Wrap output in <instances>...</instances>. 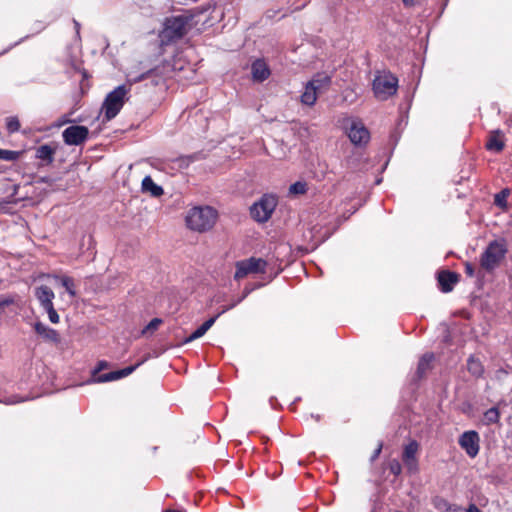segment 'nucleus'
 I'll use <instances>...</instances> for the list:
<instances>
[{"label": "nucleus", "mask_w": 512, "mask_h": 512, "mask_svg": "<svg viewBox=\"0 0 512 512\" xmlns=\"http://www.w3.org/2000/svg\"><path fill=\"white\" fill-rule=\"evenodd\" d=\"M217 217V210L210 206L193 207L187 213L186 225L193 231L206 232L215 225Z\"/></svg>", "instance_id": "f257e3e1"}, {"label": "nucleus", "mask_w": 512, "mask_h": 512, "mask_svg": "<svg viewBox=\"0 0 512 512\" xmlns=\"http://www.w3.org/2000/svg\"><path fill=\"white\" fill-rule=\"evenodd\" d=\"M191 17L186 15H176L165 19L164 28L160 33L163 43H172L183 38L187 33V26Z\"/></svg>", "instance_id": "f03ea898"}, {"label": "nucleus", "mask_w": 512, "mask_h": 512, "mask_svg": "<svg viewBox=\"0 0 512 512\" xmlns=\"http://www.w3.org/2000/svg\"><path fill=\"white\" fill-rule=\"evenodd\" d=\"M506 244L503 240L491 241L480 255V267L488 273L493 272L505 258Z\"/></svg>", "instance_id": "7ed1b4c3"}, {"label": "nucleus", "mask_w": 512, "mask_h": 512, "mask_svg": "<svg viewBox=\"0 0 512 512\" xmlns=\"http://www.w3.org/2000/svg\"><path fill=\"white\" fill-rule=\"evenodd\" d=\"M128 91L126 85H119L107 94L102 104L105 121H110L118 115L125 103Z\"/></svg>", "instance_id": "20e7f679"}, {"label": "nucleus", "mask_w": 512, "mask_h": 512, "mask_svg": "<svg viewBox=\"0 0 512 512\" xmlns=\"http://www.w3.org/2000/svg\"><path fill=\"white\" fill-rule=\"evenodd\" d=\"M278 204V199L273 194H264L250 207L251 217L259 223H265L270 218Z\"/></svg>", "instance_id": "39448f33"}, {"label": "nucleus", "mask_w": 512, "mask_h": 512, "mask_svg": "<svg viewBox=\"0 0 512 512\" xmlns=\"http://www.w3.org/2000/svg\"><path fill=\"white\" fill-rule=\"evenodd\" d=\"M398 79L391 73L377 75L373 80V91L380 100H386L397 92Z\"/></svg>", "instance_id": "423d86ee"}, {"label": "nucleus", "mask_w": 512, "mask_h": 512, "mask_svg": "<svg viewBox=\"0 0 512 512\" xmlns=\"http://www.w3.org/2000/svg\"><path fill=\"white\" fill-rule=\"evenodd\" d=\"M267 262L262 258L250 257L237 261L234 279L239 280L252 273H266Z\"/></svg>", "instance_id": "0eeeda50"}, {"label": "nucleus", "mask_w": 512, "mask_h": 512, "mask_svg": "<svg viewBox=\"0 0 512 512\" xmlns=\"http://www.w3.org/2000/svg\"><path fill=\"white\" fill-rule=\"evenodd\" d=\"M89 136L86 126L71 125L62 132L63 141L69 146H78L84 143Z\"/></svg>", "instance_id": "6e6552de"}, {"label": "nucleus", "mask_w": 512, "mask_h": 512, "mask_svg": "<svg viewBox=\"0 0 512 512\" xmlns=\"http://www.w3.org/2000/svg\"><path fill=\"white\" fill-rule=\"evenodd\" d=\"M458 443L470 458H475L480 450V436L477 431L469 430L462 433Z\"/></svg>", "instance_id": "1a4fd4ad"}, {"label": "nucleus", "mask_w": 512, "mask_h": 512, "mask_svg": "<svg viewBox=\"0 0 512 512\" xmlns=\"http://www.w3.org/2000/svg\"><path fill=\"white\" fill-rule=\"evenodd\" d=\"M439 290L443 293H449L459 282L460 274L450 270H440L436 274Z\"/></svg>", "instance_id": "9d476101"}, {"label": "nucleus", "mask_w": 512, "mask_h": 512, "mask_svg": "<svg viewBox=\"0 0 512 512\" xmlns=\"http://www.w3.org/2000/svg\"><path fill=\"white\" fill-rule=\"evenodd\" d=\"M140 365H141V362H138L135 365H130L123 369H119L116 371H111V372H108L105 374L98 375L93 380V382L106 383V382H111V381L122 379L124 377H127L131 373H133Z\"/></svg>", "instance_id": "9b49d317"}, {"label": "nucleus", "mask_w": 512, "mask_h": 512, "mask_svg": "<svg viewBox=\"0 0 512 512\" xmlns=\"http://www.w3.org/2000/svg\"><path fill=\"white\" fill-rule=\"evenodd\" d=\"M348 137L353 144L363 145L368 143L370 139V133L368 129L361 123L352 122L348 130Z\"/></svg>", "instance_id": "f8f14e48"}, {"label": "nucleus", "mask_w": 512, "mask_h": 512, "mask_svg": "<svg viewBox=\"0 0 512 512\" xmlns=\"http://www.w3.org/2000/svg\"><path fill=\"white\" fill-rule=\"evenodd\" d=\"M34 331L43 339L44 342L58 345L61 342L59 332L41 321H37L33 325Z\"/></svg>", "instance_id": "ddd939ff"}, {"label": "nucleus", "mask_w": 512, "mask_h": 512, "mask_svg": "<svg viewBox=\"0 0 512 512\" xmlns=\"http://www.w3.org/2000/svg\"><path fill=\"white\" fill-rule=\"evenodd\" d=\"M251 75L254 82L262 83L269 78L271 70L262 58H258L251 64Z\"/></svg>", "instance_id": "4468645a"}, {"label": "nucleus", "mask_w": 512, "mask_h": 512, "mask_svg": "<svg viewBox=\"0 0 512 512\" xmlns=\"http://www.w3.org/2000/svg\"><path fill=\"white\" fill-rule=\"evenodd\" d=\"M56 146L43 144L35 149V158L42 161L39 166H49L54 162Z\"/></svg>", "instance_id": "2eb2a0df"}, {"label": "nucleus", "mask_w": 512, "mask_h": 512, "mask_svg": "<svg viewBox=\"0 0 512 512\" xmlns=\"http://www.w3.org/2000/svg\"><path fill=\"white\" fill-rule=\"evenodd\" d=\"M466 369L469 372V374L477 379H481L484 377L485 374V367L482 361L475 356L474 354H471L467 360H466Z\"/></svg>", "instance_id": "dca6fc26"}, {"label": "nucleus", "mask_w": 512, "mask_h": 512, "mask_svg": "<svg viewBox=\"0 0 512 512\" xmlns=\"http://www.w3.org/2000/svg\"><path fill=\"white\" fill-rule=\"evenodd\" d=\"M34 295L42 308L53 305L55 294L47 285H41L35 288Z\"/></svg>", "instance_id": "f3484780"}, {"label": "nucleus", "mask_w": 512, "mask_h": 512, "mask_svg": "<svg viewBox=\"0 0 512 512\" xmlns=\"http://www.w3.org/2000/svg\"><path fill=\"white\" fill-rule=\"evenodd\" d=\"M141 188L143 193H149L153 197H160L164 194V189L156 184L149 175L143 178Z\"/></svg>", "instance_id": "a211bd4d"}, {"label": "nucleus", "mask_w": 512, "mask_h": 512, "mask_svg": "<svg viewBox=\"0 0 512 512\" xmlns=\"http://www.w3.org/2000/svg\"><path fill=\"white\" fill-rule=\"evenodd\" d=\"M205 158V154L201 151L195 152L189 155H182L177 157L174 162L180 169H186L190 166V164L203 160Z\"/></svg>", "instance_id": "6ab92c4d"}, {"label": "nucleus", "mask_w": 512, "mask_h": 512, "mask_svg": "<svg viewBox=\"0 0 512 512\" xmlns=\"http://www.w3.org/2000/svg\"><path fill=\"white\" fill-rule=\"evenodd\" d=\"M434 360V354L433 353H425L418 362L416 375L418 379L423 378L427 371H429L432 368V362Z\"/></svg>", "instance_id": "aec40b11"}, {"label": "nucleus", "mask_w": 512, "mask_h": 512, "mask_svg": "<svg viewBox=\"0 0 512 512\" xmlns=\"http://www.w3.org/2000/svg\"><path fill=\"white\" fill-rule=\"evenodd\" d=\"M502 136L503 133L501 130L498 129L493 131L488 142L486 143V149L497 153L501 152L505 146L504 142L501 139Z\"/></svg>", "instance_id": "412c9836"}, {"label": "nucleus", "mask_w": 512, "mask_h": 512, "mask_svg": "<svg viewBox=\"0 0 512 512\" xmlns=\"http://www.w3.org/2000/svg\"><path fill=\"white\" fill-rule=\"evenodd\" d=\"M160 67H154L148 71L131 79L133 83H138L146 79H151L153 85H158L161 78Z\"/></svg>", "instance_id": "4be33fe9"}, {"label": "nucleus", "mask_w": 512, "mask_h": 512, "mask_svg": "<svg viewBox=\"0 0 512 512\" xmlns=\"http://www.w3.org/2000/svg\"><path fill=\"white\" fill-rule=\"evenodd\" d=\"M317 100V92L313 87V83H307L305 86V91L301 95V102L305 105L312 106L315 104Z\"/></svg>", "instance_id": "5701e85b"}, {"label": "nucleus", "mask_w": 512, "mask_h": 512, "mask_svg": "<svg viewBox=\"0 0 512 512\" xmlns=\"http://www.w3.org/2000/svg\"><path fill=\"white\" fill-rule=\"evenodd\" d=\"M511 190L509 188H503L500 192L494 195V205L503 211L508 210L507 198L509 197Z\"/></svg>", "instance_id": "b1692460"}, {"label": "nucleus", "mask_w": 512, "mask_h": 512, "mask_svg": "<svg viewBox=\"0 0 512 512\" xmlns=\"http://www.w3.org/2000/svg\"><path fill=\"white\" fill-rule=\"evenodd\" d=\"M500 420V411L494 406L484 412V423L486 425L496 424Z\"/></svg>", "instance_id": "393cba45"}, {"label": "nucleus", "mask_w": 512, "mask_h": 512, "mask_svg": "<svg viewBox=\"0 0 512 512\" xmlns=\"http://www.w3.org/2000/svg\"><path fill=\"white\" fill-rule=\"evenodd\" d=\"M308 83H313L315 91H319L322 88H327L331 84V78L328 75H317Z\"/></svg>", "instance_id": "a878e982"}, {"label": "nucleus", "mask_w": 512, "mask_h": 512, "mask_svg": "<svg viewBox=\"0 0 512 512\" xmlns=\"http://www.w3.org/2000/svg\"><path fill=\"white\" fill-rule=\"evenodd\" d=\"M419 449V444L417 441L412 440L407 445H405L402 455L403 459H412L416 457V453Z\"/></svg>", "instance_id": "bb28decb"}, {"label": "nucleus", "mask_w": 512, "mask_h": 512, "mask_svg": "<svg viewBox=\"0 0 512 512\" xmlns=\"http://www.w3.org/2000/svg\"><path fill=\"white\" fill-rule=\"evenodd\" d=\"M23 151L5 150L1 149L0 160L14 162L17 161L23 154Z\"/></svg>", "instance_id": "cd10ccee"}, {"label": "nucleus", "mask_w": 512, "mask_h": 512, "mask_svg": "<svg viewBox=\"0 0 512 512\" xmlns=\"http://www.w3.org/2000/svg\"><path fill=\"white\" fill-rule=\"evenodd\" d=\"M59 280H60L61 285L67 291V293L70 296L75 297L76 296V290H75L74 280L71 277H68V276L59 277Z\"/></svg>", "instance_id": "c85d7f7f"}, {"label": "nucleus", "mask_w": 512, "mask_h": 512, "mask_svg": "<svg viewBox=\"0 0 512 512\" xmlns=\"http://www.w3.org/2000/svg\"><path fill=\"white\" fill-rule=\"evenodd\" d=\"M6 129L8 133H16L20 129V121L17 117H8L6 119Z\"/></svg>", "instance_id": "c756f323"}, {"label": "nucleus", "mask_w": 512, "mask_h": 512, "mask_svg": "<svg viewBox=\"0 0 512 512\" xmlns=\"http://www.w3.org/2000/svg\"><path fill=\"white\" fill-rule=\"evenodd\" d=\"M403 463L409 474H416L419 471L418 460L416 457L412 459H403Z\"/></svg>", "instance_id": "7c9ffc66"}, {"label": "nucleus", "mask_w": 512, "mask_h": 512, "mask_svg": "<svg viewBox=\"0 0 512 512\" xmlns=\"http://www.w3.org/2000/svg\"><path fill=\"white\" fill-rule=\"evenodd\" d=\"M307 191V184L305 182L297 181L290 185L289 192L291 194H304Z\"/></svg>", "instance_id": "2f4dec72"}, {"label": "nucleus", "mask_w": 512, "mask_h": 512, "mask_svg": "<svg viewBox=\"0 0 512 512\" xmlns=\"http://www.w3.org/2000/svg\"><path fill=\"white\" fill-rule=\"evenodd\" d=\"M19 188H20V185L19 184H14L12 186V191H11V194L7 197V199L3 200L2 202L0 201V209L6 205V204H12V203H17V200L14 198L18 191H19Z\"/></svg>", "instance_id": "473e14b6"}, {"label": "nucleus", "mask_w": 512, "mask_h": 512, "mask_svg": "<svg viewBox=\"0 0 512 512\" xmlns=\"http://www.w3.org/2000/svg\"><path fill=\"white\" fill-rule=\"evenodd\" d=\"M43 309L47 312L51 323L57 324L59 322L60 317H59L57 311L55 310L54 305H49L47 307H44Z\"/></svg>", "instance_id": "72a5a7b5"}, {"label": "nucleus", "mask_w": 512, "mask_h": 512, "mask_svg": "<svg viewBox=\"0 0 512 512\" xmlns=\"http://www.w3.org/2000/svg\"><path fill=\"white\" fill-rule=\"evenodd\" d=\"M205 333L206 332L199 326L192 334L182 341V344H188L198 338H201Z\"/></svg>", "instance_id": "f704fd0d"}, {"label": "nucleus", "mask_w": 512, "mask_h": 512, "mask_svg": "<svg viewBox=\"0 0 512 512\" xmlns=\"http://www.w3.org/2000/svg\"><path fill=\"white\" fill-rule=\"evenodd\" d=\"M162 323V319L160 318H153L147 325L146 327L142 330V334H145L147 332H154L158 327L159 325Z\"/></svg>", "instance_id": "c9c22d12"}, {"label": "nucleus", "mask_w": 512, "mask_h": 512, "mask_svg": "<svg viewBox=\"0 0 512 512\" xmlns=\"http://www.w3.org/2000/svg\"><path fill=\"white\" fill-rule=\"evenodd\" d=\"M15 299L11 296H1L0 297V315L4 313L5 308L14 304Z\"/></svg>", "instance_id": "e433bc0d"}, {"label": "nucleus", "mask_w": 512, "mask_h": 512, "mask_svg": "<svg viewBox=\"0 0 512 512\" xmlns=\"http://www.w3.org/2000/svg\"><path fill=\"white\" fill-rule=\"evenodd\" d=\"M389 470L393 475L398 476L402 471L401 463L397 459L391 460L389 462Z\"/></svg>", "instance_id": "4c0bfd02"}, {"label": "nucleus", "mask_w": 512, "mask_h": 512, "mask_svg": "<svg viewBox=\"0 0 512 512\" xmlns=\"http://www.w3.org/2000/svg\"><path fill=\"white\" fill-rule=\"evenodd\" d=\"M109 363L105 360H101L97 363V366L92 371L93 380L99 375L98 373L108 368Z\"/></svg>", "instance_id": "58836bf2"}, {"label": "nucleus", "mask_w": 512, "mask_h": 512, "mask_svg": "<svg viewBox=\"0 0 512 512\" xmlns=\"http://www.w3.org/2000/svg\"><path fill=\"white\" fill-rule=\"evenodd\" d=\"M221 315V313L216 314L215 316L207 319L200 327L207 332L215 323L217 318Z\"/></svg>", "instance_id": "ea45409f"}, {"label": "nucleus", "mask_w": 512, "mask_h": 512, "mask_svg": "<svg viewBox=\"0 0 512 512\" xmlns=\"http://www.w3.org/2000/svg\"><path fill=\"white\" fill-rule=\"evenodd\" d=\"M221 315V313L216 314L215 316L207 319L200 327L207 332L215 323L217 318Z\"/></svg>", "instance_id": "a19ab883"}, {"label": "nucleus", "mask_w": 512, "mask_h": 512, "mask_svg": "<svg viewBox=\"0 0 512 512\" xmlns=\"http://www.w3.org/2000/svg\"><path fill=\"white\" fill-rule=\"evenodd\" d=\"M464 271H465V274L468 277H473L475 275V267L470 262H465L464 263Z\"/></svg>", "instance_id": "79ce46f5"}, {"label": "nucleus", "mask_w": 512, "mask_h": 512, "mask_svg": "<svg viewBox=\"0 0 512 512\" xmlns=\"http://www.w3.org/2000/svg\"><path fill=\"white\" fill-rule=\"evenodd\" d=\"M261 287V284H257L255 286H246L243 290L241 297H239L242 301L255 289Z\"/></svg>", "instance_id": "37998d69"}, {"label": "nucleus", "mask_w": 512, "mask_h": 512, "mask_svg": "<svg viewBox=\"0 0 512 512\" xmlns=\"http://www.w3.org/2000/svg\"><path fill=\"white\" fill-rule=\"evenodd\" d=\"M381 450H382V443H379L378 447L374 450L373 454L371 455L370 460L371 461L376 460L379 457Z\"/></svg>", "instance_id": "c03bdc74"}, {"label": "nucleus", "mask_w": 512, "mask_h": 512, "mask_svg": "<svg viewBox=\"0 0 512 512\" xmlns=\"http://www.w3.org/2000/svg\"><path fill=\"white\" fill-rule=\"evenodd\" d=\"M22 401H24L22 398H19L17 396H11V397L7 398L5 403L6 404H16V403H20Z\"/></svg>", "instance_id": "a18cd8bd"}, {"label": "nucleus", "mask_w": 512, "mask_h": 512, "mask_svg": "<svg viewBox=\"0 0 512 512\" xmlns=\"http://www.w3.org/2000/svg\"><path fill=\"white\" fill-rule=\"evenodd\" d=\"M467 512H481V510L474 503H471L468 506Z\"/></svg>", "instance_id": "49530a36"}, {"label": "nucleus", "mask_w": 512, "mask_h": 512, "mask_svg": "<svg viewBox=\"0 0 512 512\" xmlns=\"http://www.w3.org/2000/svg\"><path fill=\"white\" fill-rule=\"evenodd\" d=\"M404 6L413 7L416 4V0H402Z\"/></svg>", "instance_id": "de8ad7c7"}, {"label": "nucleus", "mask_w": 512, "mask_h": 512, "mask_svg": "<svg viewBox=\"0 0 512 512\" xmlns=\"http://www.w3.org/2000/svg\"><path fill=\"white\" fill-rule=\"evenodd\" d=\"M40 183L50 184L52 179L49 176L41 177L39 180Z\"/></svg>", "instance_id": "09e8293b"}, {"label": "nucleus", "mask_w": 512, "mask_h": 512, "mask_svg": "<svg viewBox=\"0 0 512 512\" xmlns=\"http://www.w3.org/2000/svg\"><path fill=\"white\" fill-rule=\"evenodd\" d=\"M73 122V120H71L68 115H64L62 116L61 118V123L60 124H67V123H71Z\"/></svg>", "instance_id": "8fccbe9b"}, {"label": "nucleus", "mask_w": 512, "mask_h": 512, "mask_svg": "<svg viewBox=\"0 0 512 512\" xmlns=\"http://www.w3.org/2000/svg\"><path fill=\"white\" fill-rule=\"evenodd\" d=\"M241 302H242V300L240 298H238L237 300H235L232 303H230L229 305H227V307H230V310H231L234 307H236L238 304H240Z\"/></svg>", "instance_id": "3c124183"}, {"label": "nucleus", "mask_w": 512, "mask_h": 512, "mask_svg": "<svg viewBox=\"0 0 512 512\" xmlns=\"http://www.w3.org/2000/svg\"><path fill=\"white\" fill-rule=\"evenodd\" d=\"M241 302H242V300L240 298H238L237 300H235L232 303H230L229 305H227V307H230V310H231L234 307H236L238 304H240Z\"/></svg>", "instance_id": "603ef678"}, {"label": "nucleus", "mask_w": 512, "mask_h": 512, "mask_svg": "<svg viewBox=\"0 0 512 512\" xmlns=\"http://www.w3.org/2000/svg\"><path fill=\"white\" fill-rule=\"evenodd\" d=\"M73 23H74V27H75V30H76V34H77V36H79V34H80V23L78 21H76L75 19L73 20Z\"/></svg>", "instance_id": "864d4df0"}, {"label": "nucleus", "mask_w": 512, "mask_h": 512, "mask_svg": "<svg viewBox=\"0 0 512 512\" xmlns=\"http://www.w3.org/2000/svg\"><path fill=\"white\" fill-rule=\"evenodd\" d=\"M81 73H82L83 79H87L88 78L89 75H88V72L85 69H83L81 71Z\"/></svg>", "instance_id": "5fc2aeb1"}, {"label": "nucleus", "mask_w": 512, "mask_h": 512, "mask_svg": "<svg viewBox=\"0 0 512 512\" xmlns=\"http://www.w3.org/2000/svg\"><path fill=\"white\" fill-rule=\"evenodd\" d=\"M229 310H230V307H227V305H226V306H224V307L222 308V310H221L219 313H221V315H222V314H224L225 312H227V311H229Z\"/></svg>", "instance_id": "6e6d98bb"}, {"label": "nucleus", "mask_w": 512, "mask_h": 512, "mask_svg": "<svg viewBox=\"0 0 512 512\" xmlns=\"http://www.w3.org/2000/svg\"><path fill=\"white\" fill-rule=\"evenodd\" d=\"M311 416H312L316 421H320V419H321V416H320V415H318V414H317V415L312 414Z\"/></svg>", "instance_id": "4d7b16f0"}]
</instances>
